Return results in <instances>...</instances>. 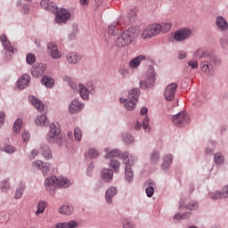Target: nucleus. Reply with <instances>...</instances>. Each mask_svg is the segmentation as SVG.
Segmentation results:
<instances>
[{
    "mask_svg": "<svg viewBox=\"0 0 228 228\" xmlns=\"http://www.w3.org/2000/svg\"><path fill=\"white\" fill-rule=\"evenodd\" d=\"M140 35V28L130 27L128 29L121 33L116 41L118 47H127L134 42L138 36Z\"/></svg>",
    "mask_w": 228,
    "mask_h": 228,
    "instance_id": "1",
    "label": "nucleus"
},
{
    "mask_svg": "<svg viewBox=\"0 0 228 228\" xmlns=\"http://www.w3.org/2000/svg\"><path fill=\"white\" fill-rule=\"evenodd\" d=\"M214 65H220V59L215 55H208L200 63V70L204 72L207 76H215Z\"/></svg>",
    "mask_w": 228,
    "mask_h": 228,
    "instance_id": "2",
    "label": "nucleus"
},
{
    "mask_svg": "<svg viewBox=\"0 0 228 228\" xmlns=\"http://www.w3.org/2000/svg\"><path fill=\"white\" fill-rule=\"evenodd\" d=\"M60 133H61L60 123H52L50 125L49 132L46 134V142H48V143H57V145L61 147V137L60 136Z\"/></svg>",
    "mask_w": 228,
    "mask_h": 228,
    "instance_id": "3",
    "label": "nucleus"
},
{
    "mask_svg": "<svg viewBox=\"0 0 228 228\" xmlns=\"http://www.w3.org/2000/svg\"><path fill=\"white\" fill-rule=\"evenodd\" d=\"M156 83V71L154 67L150 66L146 76L139 81V86L141 90H147V88H152Z\"/></svg>",
    "mask_w": 228,
    "mask_h": 228,
    "instance_id": "4",
    "label": "nucleus"
},
{
    "mask_svg": "<svg viewBox=\"0 0 228 228\" xmlns=\"http://www.w3.org/2000/svg\"><path fill=\"white\" fill-rule=\"evenodd\" d=\"M78 92L83 101H90V94H95V86L94 83L89 82L86 86L78 84Z\"/></svg>",
    "mask_w": 228,
    "mask_h": 228,
    "instance_id": "5",
    "label": "nucleus"
},
{
    "mask_svg": "<svg viewBox=\"0 0 228 228\" xmlns=\"http://www.w3.org/2000/svg\"><path fill=\"white\" fill-rule=\"evenodd\" d=\"M172 122L177 127H185V126H188V124L191 122L190 115L184 111H181L173 116Z\"/></svg>",
    "mask_w": 228,
    "mask_h": 228,
    "instance_id": "6",
    "label": "nucleus"
},
{
    "mask_svg": "<svg viewBox=\"0 0 228 228\" xmlns=\"http://www.w3.org/2000/svg\"><path fill=\"white\" fill-rule=\"evenodd\" d=\"M161 33V24H152L146 27L142 34V38H152Z\"/></svg>",
    "mask_w": 228,
    "mask_h": 228,
    "instance_id": "7",
    "label": "nucleus"
},
{
    "mask_svg": "<svg viewBox=\"0 0 228 228\" xmlns=\"http://www.w3.org/2000/svg\"><path fill=\"white\" fill-rule=\"evenodd\" d=\"M53 14L55 15V22H57V24H63L67 22V20H70V12L65 8L59 9L57 7V11Z\"/></svg>",
    "mask_w": 228,
    "mask_h": 228,
    "instance_id": "8",
    "label": "nucleus"
},
{
    "mask_svg": "<svg viewBox=\"0 0 228 228\" xmlns=\"http://www.w3.org/2000/svg\"><path fill=\"white\" fill-rule=\"evenodd\" d=\"M191 37V29L188 28H183L176 30L174 33L173 38L175 42H184V40H188V38Z\"/></svg>",
    "mask_w": 228,
    "mask_h": 228,
    "instance_id": "9",
    "label": "nucleus"
},
{
    "mask_svg": "<svg viewBox=\"0 0 228 228\" xmlns=\"http://www.w3.org/2000/svg\"><path fill=\"white\" fill-rule=\"evenodd\" d=\"M85 110V103L81 102L78 99H73L69 105V113L76 115L81 113Z\"/></svg>",
    "mask_w": 228,
    "mask_h": 228,
    "instance_id": "10",
    "label": "nucleus"
},
{
    "mask_svg": "<svg viewBox=\"0 0 228 228\" xmlns=\"http://www.w3.org/2000/svg\"><path fill=\"white\" fill-rule=\"evenodd\" d=\"M178 86L176 83H171L167 86L164 92L166 101H174V99H175V92H177Z\"/></svg>",
    "mask_w": 228,
    "mask_h": 228,
    "instance_id": "11",
    "label": "nucleus"
},
{
    "mask_svg": "<svg viewBox=\"0 0 228 228\" xmlns=\"http://www.w3.org/2000/svg\"><path fill=\"white\" fill-rule=\"evenodd\" d=\"M47 70V64L45 63H36L31 68V75L33 77H42Z\"/></svg>",
    "mask_w": 228,
    "mask_h": 228,
    "instance_id": "12",
    "label": "nucleus"
},
{
    "mask_svg": "<svg viewBox=\"0 0 228 228\" xmlns=\"http://www.w3.org/2000/svg\"><path fill=\"white\" fill-rule=\"evenodd\" d=\"M32 167H34V168L41 170L43 175H47V174H49V170H51V164L45 163L42 160H37L32 162Z\"/></svg>",
    "mask_w": 228,
    "mask_h": 228,
    "instance_id": "13",
    "label": "nucleus"
},
{
    "mask_svg": "<svg viewBox=\"0 0 228 228\" xmlns=\"http://www.w3.org/2000/svg\"><path fill=\"white\" fill-rule=\"evenodd\" d=\"M45 186L47 191H50V193L53 194L54 189L58 188V177H56V175H53L49 178H46L45 180Z\"/></svg>",
    "mask_w": 228,
    "mask_h": 228,
    "instance_id": "14",
    "label": "nucleus"
},
{
    "mask_svg": "<svg viewBox=\"0 0 228 228\" xmlns=\"http://www.w3.org/2000/svg\"><path fill=\"white\" fill-rule=\"evenodd\" d=\"M47 49L50 54V57L53 60H60L61 58V52L58 49L56 43H49L47 45Z\"/></svg>",
    "mask_w": 228,
    "mask_h": 228,
    "instance_id": "15",
    "label": "nucleus"
},
{
    "mask_svg": "<svg viewBox=\"0 0 228 228\" xmlns=\"http://www.w3.org/2000/svg\"><path fill=\"white\" fill-rule=\"evenodd\" d=\"M118 193V188L116 186H110L105 191V201L107 204H113V197Z\"/></svg>",
    "mask_w": 228,
    "mask_h": 228,
    "instance_id": "16",
    "label": "nucleus"
},
{
    "mask_svg": "<svg viewBox=\"0 0 228 228\" xmlns=\"http://www.w3.org/2000/svg\"><path fill=\"white\" fill-rule=\"evenodd\" d=\"M83 56L76 52L67 53L66 61L69 65H77L81 61Z\"/></svg>",
    "mask_w": 228,
    "mask_h": 228,
    "instance_id": "17",
    "label": "nucleus"
},
{
    "mask_svg": "<svg viewBox=\"0 0 228 228\" xmlns=\"http://www.w3.org/2000/svg\"><path fill=\"white\" fill-rule=\"evenodd\" d=\"M0 42L3 45L4 50L6 51V53H10L11 54H13V53H15V48H13V46L12 45V43L10 42V40H8L6 35L4 34L0 37Z\"/></svg>",
    "mask_w": 228,
    "mask_h": 228,
    "instance_id": "18",
    "label": "nucleus"
},
{
    "mask_svg": "<svg viewBox=\"0 0 228 228\" xmlns=\"http://www.w3.org/2000/svg\"><path fill=\"white\" fill-rule=\"evenodd\" d=\"M172 161H174V155L166 154L163 157V162L161 164V170L167 174L170 170V165H172Z\"/></svg>",
    "mask_w": 228,
    "mask_h": 228,
    "instance_id": "19",
    "label": "nucleus"
},
{
    "mask_svg": "<svg viewBox=\"0 0 228 228\" xmlns=\"http://www.w3.org/2000/svg\"><path fill=\"white\" fill-rule=\"evenodd\" d=\"M101 179L103 183H111L113 181V169L102 168L101 170Z\"/></svg>",
    "mask_w": 228,
    "mask_h": 228,
    "instance_id": "20",
    "label": "nucleus"
},
{
    "mask_svg": "<svg viewBox=\"0 0 228 228\" xmlns=\"http://www.w3.org/2000/svg\"><path fill=\"white\" fill-rule=\"evenodd\" d=\"M119 102H121V104H124L126 110H127L128 111H133L136 110V103L138 102L131 100L130 98H120Z\"/></svg>",
    "mask_w": 228,
    "mask_h": 228,
    "instance_id": "21",
    "label": "nucleus"
},
{
    "mask_svg": "<svg viewBox=\"0 0 228 228\" xmlns=\"http://www.w3.org/2000/svg\"><path fill=\"white\" fill-rule=\"evenodd\" d=\"M29 79H31V77L28 74H23L17 80V86L19 90H24V88L29 85Z\"/></svg>",
    "mask_w": 228,
    "mask_h": 228,
    "instance_id": "22",
    "label": "nucleus"
},
{
    "mask_svg": "<svg viewBox=\"0 0 228 228\" xmlns=\"http://www.w3.org/2000/svg\"><path fill=\"white\" fill-rule=\"evenodd\" d=\"M41 7L47 12H51V13H56L57 7L54 3L49 0H42L40 3Z\"/></svg>",
    "mask_w": 228,
    "mask_h": 228,
    "instance_id": "23",
    "label": "nucleus"
},
{
    "mask_svg": "<svg viewBox=\"0 0 228 228\" xmlns=\"http://www.w3.org/2000/svg\"><path fill=\"white\" fill-rule=\"evenodd\" d=\"M216 26L219 31H227L228 29V22L225 18L222 16H218L216 20Z\"/></svg>",
    "mask_w": 228,
    "mask_h": 228,
    "instance_id": "24",
    "label": "nucleus"
},
{
    "mask_svg": "<svg viewBox=\"0 0 228 228\" xmlns=\"http://www.w3.org/2000/svg\"><path fill=\"white\" fill-rule=\"evenodd\" d=\"M121 140L125 145H134L136 143V139L134 136L127 132L121 134Z\"/></svg>",
    "mask_w": 228,
    "mask_h": 228,
    "instance_id": "25",
    "label": "nucleus"
},
{
    "mask_svg": "<svg viewBox=\"0 0 228 228\" xmlns=\"http://www.w3.org/2000/svg\"><path fill=\"white\" fill-rule=\"evenodd\" d=\"M28 101L31 104H33V106L36 108L37 111H44V102L40 101L38 98L31 95L28 97Z\"/></svg>",
    "mask_w": 228,
    "mask_h": 228,
    "instance_id": "26",
    "label": "nucleus"
},
{
    "mask_svg": "<svg viewBox=\"0 0 228 228\" xmlns=\"http://www.w3.org/2000/svg\"><path fill=\"white\" fill-rule=\"evenodd\" d=\"M161 161V152L158 150H153L150 153V162L151 165H158Z\"/></svg>",
    "mask_w": 228,
    "mask_h": 228,
    "instance_id": "27",
    "label": "nucleus"
},
{
    "mask_svg": "<svg viewBox=\"0 0 228 228\" xmlns=\"http://www.w3.org/2000/svg\"><path fill=\"white\" fill-rule=\"evenodd\" d=\"M144 60H147V56L145 55H139L137 57H134L129 62L130 69H138V67H140V63H142V61H144Z\"/></svg>",
    "mask_w": 228,
    "mask_h": 228,
    "instance_id": "28",
    "label": "nucleus"
},
{
    "mask_svg": "<svg viewBox=\"0 0 228 228\" xmlns=\"http://www.w3.org/2000/svg\"><path fill=\"white\" fill-rule=\"evenodd\" d=\"M79 224L76 220H70L64 223H57L55 228H77Z\"/></svg>",
    "mask_w": 228,
    "mask_h": 228,
    "instance_id": "29",
    "label": "nucleus"
},
{
    "mask_svg": "<svg viewBox=\"0 0 228 228\" xmlns=\"http://www.w3.org/2000/svg\"><path fill=\"white\" fill-rule=\"evenodd\" d=\"M41 154L45 159H53V151H51V148L47 144L41 145Z\"/></svg>",
    "mask_w": 228,
    "mask_h": 228,
    "instance_id": "30",
    "label": "nucleus"
},
{
    "mask_svg": "<svg viewBox=\"0 0 228 228\" xmlns=\"http://www.w3.org/2000/svg\"><path fill=\"white\" fill-rule=\"evenodd\" d=\"M125 180L129 184L134 181V172L133 171V168L129 167V166L125 167Z\"/></svg>",
    "mask_w": 228,
    "mask_h": 228,
    "instance_id": "31",
    "label": "nucleus"
},
{
    "mask_svg": "<svg viewBox=\"0 0 228 228\" xmlns=\"http://www.w3.org/2000/svg\"><path fill=\"white\" fill-rule=\"evenodd\" d=\"M41 85L46 88H53V86H54V78L48 75H44L41 78Z\"/></svg>",
    "mask_w": 228,
    "mask_h": 228,
    "instance_id": "32",
    "label": "nucleus"
},
{
    "mask_svg": "<svg viewBox=\"0 0 228 228\" xmlns=\"http://www.w3.org/2000/svg\"><path fill=\"white\" fill-rule=\"evenodd\" d=\"M72 186V182L69 178L66 177H59L57 178V188H69Z\"/></svg>",
    "mask_w": 228,
    "mask_h": 228,
    "instance_id": "33",
    "label": "nucleus"
},
{
    "mask_svg": "<svg viewBox=\"0 0 228 228\" xmlns=\"http://www.w3.org/2000/svg\"><path fill=\"white\" fill-rule=\"evenodd\" d=\"M118 156H120V150H110L108 148L105 149V159H111V158H118Z\"/></svg>",
    "mask_w": 228,
    "mask_h": 228,
    "instance_id": "34",
    "label": "nucleus"
},
{
    "mask_svg": "<svg viewBox=\"0 0 228 228\" xmlns=\"http://www.w3.org/2000/svg\"><path fill=\"white\" fill-rule=\"evenodd\" d=\"M128 99L138 102V99H140V88L134 87L130 89L128 91Z\"/></svg>",
    "mask_w": 228,
    "mask_h": 228,
    "instance_id": "35",
    "label": "nucleus"
},
{
    "mask_svg": "<svg viewBox=\"0 0 228 228\" xmlns=\"http://www.w3.org/2000/svg\"><path fill=\"white\" fill-rule=\"evenodd\" d=\"M59 213L61 215H72L74 213V206L69 204L62 205L59 208Z\"/></svg>",
    "mask_w": 228,
    "mask_h": 228,
    "instance_id": "36",
    "label": "nucleus"
},
{
    "mask_svg": "<svg viewBox=\"0 0 228 228\" xmlns=\"http://www.w3.org/2000/svg\"><path fill=\"white\" fill-rule=\"evenodd\" d=\"M183 208H186L190 211H195L199 208V203L197 201H190L187 205H184L182 201L180 202L179 209H183Z\"/></svg>",
    "mask_w": 228,
    "mask_h": 228,
    "instance_id": "37",
    "label": "nucleus"
},
{
    "mask_svg": "<svg viewBox=\"0 0 228 228\" xmlns=\"http://www.w3.org/2000/svg\"><path fill=\"white\" fill-rule=\"evenodd\" d=\"M36 125L40 126L41 127H45V126H49V120L47 119V116H37V118H36Z\"/></svg>",
    "mask_w": 228,
    "mask_h": 228,
    "instance_id": "38",
    "label": "nucleus"
},
{
    "mask_svg": "<svg viewBox=\"0 0 228 228\" xmlns=\"http://www.w3.org/2000/svg\"><path fill=\"white\" fill-rule=\"evenodd\" d=\"M193 56L197 60H201V58L205 60L208 56H211V54L208 53V52L204 51L202 48H199L193 53Z\"/></svg>",
    "mask_w": 228,
    "mask_h": 228,
    "instance_id": "39",
    "label": "nucleus"
},
{
    "mask_svg": "<svg viewBox=\"0 0 228 228\" xmlns=\"http://www.w3.org/2000/svg\"><path fill=\"white\" fill-rule=\"evenodd\" d=\"M109 167L112 168V172H115V174H118V172H120V161L116 159H110Z\"/></svg>",
    "mask_w": 228,
    "mask_h": 228,
    "instance_id": "40",
    "label": "nucleus"
},
{
    "mask_svg": "<svg viewBox=\"0 0 228 228\" xmlns=\"http://www.w3.org/2000/svg\"><path fill=\"white\" fill-rule=\"evenodd\" d=\"M214 161L216 165H217L218 167H222V165L225 163V157H224V154H222V152H216L214 155Z\"/></svg>",
    "mask_w": 228,
    "mask_h": 228,
    "instance_id": "41",
    "label": "nucleus"
},
{
    "mask_svg": "<svg viewBox=\"0 0 228 228\" xmlns=\"http://www.w3.org/2000/svg\"><path fill=\"white\" fill-rule=\"evenodd\" d=\"M22 118H17L12 126V131L13 133H16V134H19L20 133V129H22Z\"/></svg>",
    "mask_w": 228,
    "mask_h": 228,
    "instance_id": "42",
    "label": "nucleus"
},
{
    "mask_svg": "<svg viewBox=\"0 0 228 228\" xmlns=\"http://www.w3.org/2000/svg\"><path fill=\"white\" fill-rule=\"evenodd\" d=\"M118 26H120L118 22L111 23L109 26V34L112 36L118 35Z\"/></svg>",
    "mask_w": 228,
    "mask_h": 228,
    "instance_id": "43",
    "label": "nucleus"
},
{
    "mask_svg": "<svg viewBox=\"0 0 228 228\" xmlns=\"http://www.w3.org/2000/svg\"><path fill=\"white\" fill-rule=\"evenodd\" d=\"M45 208H47V202L40 200L37 204V210L36 211L37 216H38V215H42V213L45 211Z\"/></svg>",
    "mask_w": 228,
    "mask_h": 228,
    "instance_id": "44",
    "label": "nucleus"
},
{
    "mask_svg": "<svg viewBox=\"0 0 228 228\" xmlns=\"http://www.w3.org/2000/svg\"><path fill=\"white\" fill-rule=\"evenodd\" d=\"M136 163H138V157L136 155L134 154H130L128 160L126 161V163L125 164L126 167H134V165H136Z\"/></svg>",
    "mask_w": 228,
    "mask_h": 228,
    "instance_id": "45",
    "label": "nucleus"
},
{
    "mask_svg": "<svg viewBox=\"0 0 228 228\" xmlns=\"http://www.w3.org/2000/svg\"><path fill=\"white\" fill-rule=\"evenodd\" d=\"M16 6H21L20 12L24 13V15L29 13V4H22V0H17Z\"/></svg>",
    "mask_w": 228,
    "mask_h": 228,
    "instance_id": "46",
    "label": "nucleus"
},
{
    "mask_svg": "<svg viewBox=\"0 0 228 228\" xmlns=\"http://www.w3.org/2000/svg\"><path fill=\"white\" fill-rule=\"evenodd\" d=\"M216 145V142L215 141H211L205 149V154H214Z\"/></svg>",
    "mask_w": 228,
    "mask_h": 228,
    "instance_id": "47",
    "label": "nucleus"
},
{
    "mask_svg": "<svg viewBox=\"0 0 228 228\" xmlns=\"http://www.w3.org/2000/svg\"><path fill=\"white\" fill-rule=\"evenodd\" d=\"M149 124H151V119L149 118L148 116H146L143 119H142V129H144V131L147 133L149 131H151V126H149Z\"/></svg>",
    "mask_w": 228,
    "mask_h": 228,
    "instance_id": "48",
    "label": "nucleus"
},
{
    "mask_svg": "<svg viewBox=\"0 0 228 228\" xmlns=\"http://www.w3.org/2000/svg\"><path fill=\"white\" fill-rule=\"evenodd\" d=\"M74 138L76 142H81V139L83 138V131H81V128L76 127L74 130Z\"/></svg>",
    "mask_w": 228,
    "mask_h": 228,
    "instance_id": "49",
    "label": "nucleus"
},
{
    "mask_svg": "<svg viewBox=\"0 0 228 228\" xmlns=\"http://www.w3.org/2000/svg\"><path fill=\"white\" fill-rule=\"evenodd\" d=\"M87 154L91 159H96V158H99V151L95 148L89 149Z\"/></svg>",
    "mask_w": 228,
    "mask_h": 228,
    "instance_id": "50",
    "label": "nucleus"
},
{
    "mask_svg": "<svg viewBox=\"0 0 228 228\" xmlns=\"http://www.w3.org/2000/svg\"><path fill=\"white\" fill-rule=\"evenodd\" d=\"M154 186H156L154 182L150 183V186L145 190L147 197H152L154 195Z\"/></svg>",
    "mask_w": 228,
    "mask_h": 228,
    "instance_id": "51",
    "label": "nucleus"
},
{
    "mask_svg": "<svg viewBox=\"0 0 228 228\" xmlns=\"http://www.w3.org/2000/svg\"><path fill=\"white\" fill-rule=\"evenodd\" d=\"M129 151H124V152H120L119 151V155H118V158L119 159H122L123 161V164L126 165L129 159Z\"/></svg>",
    "mask_w": 228,
    "mask_h": 228,
    "instance_id": "52",
    "label": "nucleus"
},
{
    "mask_svg": "<svg viewBox=\"0 0 228 228\" xmlns=\"http://www.w3.org/2000/svg\"><path fill=\"white\" fill-rule=\"evenodd\" d=\"M0 190L4 192L8 191V190H10V182H8V180H3L0 182Z\"/></svg>",
    "mask_w": 228,
    "mask_h": 228,
    "instance_id": "53",
    "label": "nucleus"
},
{
    "mask_svg": "<svg viewBox=\"0 0 228 228\" xmlns=\"http://www.w3.org/2000/svg\"><path fill=\"white\" fill-rule=\"evenodd\" d=\"M26 61L28 65H33V63L37 61V57L35 56V53H28L26 57Z\"/></svg>",
    "mask_w": 228,
    "mask_h": 228,
    "instance_id": "54",
    "label": "nucleus"
},
{
    "mask_svg": "<svg viewBox=\"0 0 228 228\" xmlns=\"http://www.w3.org/2000/svg\"><path fill=\"white\" fill-rule=\"evenodd\" d=\"M3 152H6V154H13L15 152V147L7 144L4 148H2Z\"/></svg>",
    "mask_w": 228,
    "mask_h": 228,
    "instance_id": "55",
    "label": "nucleus"
},
{
    "mask_svg": "<svg viewBox=\"0 0 228 228\" xmlns=\"http://www.w3.org/2000/svg\"><path fill=\"white\" fill-rule=\"evenodd\" d=\"M211 199L214 200H218V199H224L222 196V191H216L213 193L210 194Z\"/></svg>",
    "mask_w": 228,
    "mask_h": 228,
    "instance_id": "56",
    "label": "nucleus"
},
{
    "mask_svg": "<svg viewBox=\"0 0 228 228\" xmlns=\"http://www.w3.org/2000/svg\"><path fill=\"white\" fill-rule=\"evenodd\" d=\"M118 73L120 74V76H122V77L126 78L129 75V69L124 67H121L118 69Z\"/></svg>",
    "mask_w": 228,
    "mask_h": 228,
    "instance_id": "57",
    "label": "nucleus"
},
{
    "mask_svg": "<svg viewBox=\"0 0 228 228\" xmlns=\"http://www.w3.org/2000/svg\"><path fill=\"white\" fill-rule=\"evenodd\" d=\"M94 168H95V165H94V163L91 162L86 168V175H88V177H92L94 174Z\"/></svg>",
    "mask_w": 228,
    "mask_h": 228,
    "instance_id": "58",
    "label": "nucleus"
},
{
    "mask_svg": "<svg viewBox=\"0 0 228 228\" xmlns=\"http://www.w3.org/2000/svg\"><path fill=\"white\" fill-rule=\"evenodd\" d=\"M187 65H189V67H191V69H199V61L190 60L187 61Z\"/></svg>",
    "mask_w": 228,
    "mask_h": 228,
    "instance_id": "59",
    "label": "nucleus"
},
{
    "mask_svg": "<svg viewBox=\"0 0 228 228\" xmlns=\"http://www.w3.org/2000/svg\"><path fill=\"white\" fill-rule=\"evenodd\" d=\"M29 138H31V134H29V132L28 130H25L22 133V140L24 143H28V142H29Z\"/></svg>",
    "mask_w": 228,
    "mask_h": 228,
    "instance_id": "60",
    "label": "nucleus"
},
{
    "mask_svg": "<svg viewBox=\"0 0 228 228\" xmlns=\"http://www.w3.org/2000/svg\"><path fill=\"white\" fill-rule=\"evenodd\" d=\"M22 195H24V189L22 187H20L16 190L14 199L16 200L21 199Z\"/></svg>",
    "mask_w": 228,
    "mask_h": 228,
    "instance_id": "61",
    "label": "nucleus"
},
{
    "mask_svg": "<svg viewBox=\"0 0 228 228\" xmlns=\"http://www.w3.org/2000/svg\"><path fill=\"white\" fill-rule=\"evenodd\" d=\"M161 29L163 33H168L170 29H172V23L171 22H166L163 26H161Z\"/></svg>",
    "mask_w": 228,
    "mask_h": 228,
    "instance_id": "62",
    "label": "nucleus"
},
{
    "mask_svg": "<svg viewBox=\"0 0 228 228\" xmlns=\"http://www.w3.org/2000/svg\"><path fill=\"white\" fill-rule=\"evenodd\" d=\"M221 195L223 199H228V184L222 188Z\"/></svg>",
    "mask_w": 228,
    "mask_h": 228,
    "instance_id": "63",
    "label": "nucleus"
},
{
    "mask_svg": "<svg viewBox=\"0 0 228 228\" xmlns=\"http://www.w3.org/2000/svg\"><path fill=\"white\" fill-rule=\"evenodd\" d=\"M123 228H134V224L131 221L126 219L123 222Z\"/></svg>",
    "mask_w": 228,
    "mask_h": 228,
    "instance_id": "64",
    "label": "nucleus"
}]
</instances>
